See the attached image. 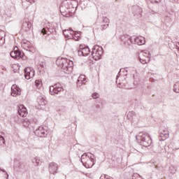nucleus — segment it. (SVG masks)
<instances>
[{"label": "nucleus", "instance_id": "obj_1", "mask_svg": "<svg viewBox=\"0 0 179 179\" xmlns=\"http://www.w3.org/2000/svg\"><path fill=\"white\" fill-rule=\"evenodd\" d=\"M56 64L61 68L64 73H71L73 71V62L64 57H59L56 60Z\"/></svg>", "mask_w": 179, "mask_h": 179}, {"label": "nucleus", "instance_id": "obj_2", "mask_svg": "<svg viewBox=\"0 0 179 179\" xmlns=\"http://www.w3.org/2000/svg\"><path fill=\"white\" fill-rule=\"evenodd\" d=\"M81 163L87 169H92L94 166V155L90 152L84 153L81 156Z\"/></svg>", "mask_w": 179, "mask_h": 179}, {"label": "nucleus", "instance_id": "obj_3", "mask_svg": "<svg viewBox=\"0 0 179 179\" xmlns=\"http://www.w3.org/2000/svg\"><path fill=\"white\" fill-rule=\"evenodd\" d=\"M136 138L138 143L141 146H144V148H148V146L152 145V138H150V136L146 132L140 133Z\"/></svg>", "mask_w": 179, "mask_h": 179}, {"label": "nucleus", "instance_id": "obj_4", "mask_svg": "<svg viewBox=\"0 0 179 179\" xmlns=\"http://www.w3.org/2000/svg\"><path fill=\"white\" fill-rule=\"evenodd\" d=\"M91 55L93 59H94L95 61H99V59H101V55H103V48L97 45H94L92 48Z\"/></svg>", "mask_w": 179, "mask_h": 179}, {"label": "nucleus", "instance_id": "obj_5", "mask_svg": "<svg viewBox=\"0 0 179 179\" xmlns=\"http://www.w3.org/2000/svg\"><path fill=\"white\" fill-rule=\"evenodd\" d=\"M48 132H50L48 127L41 126L36 129L34 134L36 136H38L39 138H45V136L48 135Z\"/></svg>", "mask_w": 179, "mask_h": 179}, {"label": "nucleus", "instance_id": "obj_6", "mask_svg": "<svg viewBox=\"0 0 179 179\" xmlns=\"http://www.w3.org/2000/svg\"><path fill=\"white\" fill-rule=\"evenodd\" d=\"M61 92H64V88L59 83L50 87V94H51V96H55V94H58V93H61Z\"/></svg>", "mask_w": 179, "mask_h": 179}, {"label": "nucleus", "instance_id": "obj_7", "mask_svg": "<svg viewBox=\"0 0 179 179\" xmlns=\"http://www.w3.org/2000/svg\"><path fill=\"white\" fill-rule=\"evenodd\" d=\"M10 55L11 58H13L14 59H22V58H23V55L19 51V48H17V46L14 48L13 51L10 52Z\"/></svg>", "mask_w": 179, "mask_h": 179}, {"label": "nucleus", "instance_id": "obj_8", "mask_svg": "<svg viewBox=\"0 0 179 179\" xmlns=\"http://www.w3.org/2000/svg\"><path fill=\"white\" fill-rule=\"evenodd\" d=\"M24 78L27 79V80H29V79H31V78H34V69L32 67H27L24 70Z\"/></svg>", "mask_w": 179, "mask_h": 179}, {"label": "nucleus", "instance_id": "obj_9", "mask_svg": "<svg viewBox=\"0 0 179 179\" xmlns=\"http://www.w3.org/2000/svg\"><path fill=\"white\" fill-rule=\"evenodd\" d=\"M63 34L66 37V38H68L69 40H75L74 36H76V31L72 29H66L63 31Z\"/></svg>", "mask_w": 179, "mask_h": 179}, {"label": "nucleus", "instance_id": "obj_10", "mask_svg": "<svg viewBox=\"0 0 179 179\" xmlns=\"http://www.w3.org/2000/svg\"><path fill=\"white\" fill-rule=\"evenodd\" d=\"M169 130L166 127H161L159 129V138L162 141H166L169 138Z\"/></svg>", "mask_w": 179, "mask_h": 179}, {"label": "nucleus", "instance_id": "obj_11", "mask_svg": "<svg viewBox=\"0 0 179 179\" xmlns=\"http://www.w3.org/2000/svg\"><path fill=\"white\" fill-rule=\"evenodd\" d=\"M131 43L132 44H137V45H143L146 43V41L145 40V37L143 36H138L135 38L134 40L130 39Z\"/></svg>", "mask_w": 179, "mask_h": 179}, {"label": "nucleus", "instance_id": "obj_12", "mask_svg": "<svg viewBox=\"0 0 179 179\" xmlns=\"http://www.w3.org/2000/svg\"><path fill=\"white\" fill-rule=\"evenodd\" d=\"M20 94V88L16 85V84L13 85L11 87V96H13V97H16V96H19Z\"/></svg>", "mask_w": 179, "mask_h": 179}, {"label": "nucleus", "instance_id": "obj_13", "mask_svg": "<svg viewBox=\"0 0 179 179\" xmlns=\"http://www.w3.org/2000/svg\"><path fill=\"white\" fill-rule=\"evenodd\" d=\"M78 55L82 57H87L90 54V49L89 47L81 48L78 51Z\"/></svg>", "mask_w": 179, "mask_h": 179}, {"label": "nucleus", "instance_id": "obj_14", "mask_svg": "<svg viewBox=\"0 0 179 179\" xmlns=\"http://www.w3.org/2000/svg\"><path fill=\"white\" fill-rule=\"evenodd\" d=\"M49 171L50 174L55 176V174H57V171H58V164L55 162H51L49 164Z\"/></svg>", "mask_w": 179, "mask_h": 179}, {"label": "nucleus", "instance_id": "obj_15", "mask_svg": "<svg viewBox=\"0 0 179 179\" xmlns=\"http://www.w3.org/2000/svg\"><path fill=\"white\" fill-rule=\"evenodd\" d=\"M23 44V48L25 51H29V52H33V51H34V48H33L31 43L29 41L24 40Z\"/></svg>", "mask_w": 179, "mask_h": 179}, {"label": "nucleus", "instance_id": "obj_16", "mask_svg": "<svg viewBox=\"0 0 179 179\" xmlns=\"http://www.w3.org/2000/svg\"><path fill=\"white\" fill-rule=\"evenodd\" d=\"M103 22L105 24H101V29L106 30V29H107V27H108V23H110V20H108V18L107 17H103Z\"/></svg>", "mask_w": 179, "mask_h": 179}, {"label": "nucleus", "instance_id": "obj_17", "mask_svg": "<svg viewBox=\"0 0 179 179\" xmlns=\"http://www.w3.org/2000/svg\"><path fill=\"white\" fill-rule=\"evenodd\" d=\"M37 101L39 106H45L47 104V100L41 96L38 97Z\"/></svg>", "mask_w": 179, "mask_h": 179}, {"label": "nucleus", "instance_id": "obj_18", "mask_svg": "<svg viewBox=\"0 0 179 179\" xmlns=\"http://www.w3.org/2000/svg\"><path fill=\"white\" fill-rule=\"evenodd\" d=\"M139 61L143 65H145V64H149V62H150V58L139 56Z\"/></svg>", "mask_w": 179, "mask_h": 179}, {"label": "nucleus", "instance_id": "obj_19", "mask_svg": "<svg viewBox=\"0 0 179 179\" xmlns=\"http://www.w3.org/2000/svg\"><path fill=\"white\" fill-rule=\"evenodd\" d=\"M5 44V31L0 29V45Z\"/></svg>", "mask_w": 179, "mask_h": 179}, {"label": "nucleus", "instance_id": "obj_20", "mask_svg": "<svg viewBox=\"0 0 179 179\" xmlns=\"http://www.w3.org/2000/svg\"><path fill=\"white\" fill-rule=\"evenodd\" d=\"M51 29H50V28L48 27H46V28H43L42 30H41V33L42 34H48V35H50L51 34Z\"/></svg>", "mask_w": 179, "mask_h": 179}, {"label": "nucleus", "instance_id": "obj_21", "mask_svg": "<svg viewBox=\"0 0 179 179\" xmlns=\"http://www.w3.org/2000/svg\"><path fill=\"white\" fill-rule=\"evenodd\" d=\"M139 57H145V58L150 59V52L149 51L141 52Z\"/></svg>", "mask_w": 179, "mask_h": 179}, {"label": "nucleus", "instance_id": "obj_22", "mask_svg": "<svg viewBox=\"0 0 179 179\" xmlns=\"http://www.w3.org/2000/svg\"><path fill=\"white\" fill-rule=\"evenodd\" d=\"M31 162L35 166L40 165V159H38L37 157L32 158Z\"/></svg>", "mask_w": 179, "mask_h": 179}, {"label": "nucleus", "instance_id": "obj_23", "mask_svg": "<svg viewBox=\"0 0 179 179\" xmlns=\"http://www.w3.org/2000/svg\"><path fill=\"white\" fill-rule=\"evenodd\" d=\"M35 86H36L37 89H41L43 87V82L40 80H35Z\"/></svg>", "mask_w": 179, "mask_h": 179}, {"label": "nucleus", "instance_id": "obj_24", "mask_svg": "<svg viewBox=\"0 0 179 179\" xmlns=\"http://www.w3.org/2000/svg\"><path fill=\"white\" fill-rule=\"evenodd\" d=\"M77 80H78V85H80V82H86V76L85 75H81L78 77Z\"/></svg>", "mask_w": 179, "mask_h": 179}, {"label": "nucleus", "instance_id": "obj_25", "mask_svg": "<svg viewBox=\"0 0 179 179\" xmlns=\"http://www.w3.org/2000/svg\"><path fill=\"white\" fill-rule=\"evenodd\" d=\"M173 92L175 93H179V81L176 82L173 85Z\"/></svg>", "mask_w": 179, "mask_h": 179}, {"label": "nucleus", "instance_id": "obj_26", "mask_svg": "<svg viewBox=\"0 0 179 179\" xmlns=\"http://www.w3.org/2000/svg\"><path fill=\"white\" fill-rule=\"evenodd\" d=\"M17 113H18V115H20V117H23V105H20L19 107H18V110H17Z\"/></svg>", "mask_w": 179, "mask_h": 179}, {"label": "nucleus", "instance_id": "obj_27", "mask_svg": "<svg viewBox=\"0 0 179 179\" xmlns=\"http://www.w3.org/2000/svg\"><path fill=\"white\" fill-rule=\"evenodd\" d=\"M24 26L25 27H27L26 30V31H27V30H29V29H30L31 27V22H29V21H25V22L24 23Z\"/></svg>", "mask_w": 179, "mask_h": 179}, {"label": "nucleus", "instance_id": "obj_28", "mask_svg": "<svg viewBox=\"0 0 179 179\" xmlns=\"http://www.w3.org/2000/svg\"><path fill=\"white\" fill-rule=\"evenodd\" d=\"M2 145H5V138L3 136H0V146H2Z\"/></svg>", "mask_w": 179, "mask_h": 179}, {"label": "nucleus", "instance_id": "obj_29", "mask_svg": "<svg viewBox=\"0 0 179 179\" xmlns=\"http://www.w3.org/2000/svg\"><path fill=\"white\" fill-rule=\"evenodd\" d=\"M27 108L23 106V117H27Z\"/></svg>", "mask_w": 179, "mask_h": 179}, {"label": "nucleus", "instance_id": "obj_30", "mask_svg": "<svg viewBox=\"0 0 179 179\" xmlns=\"http://www.w3.org/2000/svg\"><path fill=\"white\" fill-rule=\"evenodd\" d=\"M100 97V94L97 92H94L92 94V98L93 99H99Z\"/></svg>", "mask_w": 179, "mask_h": 179}, {"label": "nucleus", "instance_id": "obj_31", "mask_svg": "<svg viewBox=\"0 0 179 179\" xmlns=\"http://www.w3.org/2000/svg\"><path fill=\"white\" fill-rule=\"evenodd\" d=\"M85 83H86V82H85V81H80V84H79V80H77V86L78 87H80V86H82L83 85H85Z\"/></svg>", "mask_w": 179, "mask_h": 179}, {"label": "nucleus", "instance_id": "obj_32", "mask_svg": "<svg viewBox=\"0 0 179 179\" xmlns=\"http://www.w3.org/2000/svg\"><path fill=\"white\" fill-rule=\"evenodd\" d=\"M134 114H135L134 111L129 112L127 114V118H129V120H131V117H134Z\"/></svg>", "mask_w": 179, "mask_h": 179}, {"label": "nucleus", "instance_id": "obj_33", "mask_svg": "<svg viewBox=\"0 0 179 179\" xmlns=\"http://www.w3.org/2000/svg\"><path fill=\"white\" fill-rule=\"evenodd\" d=\"M99 179H113V178L108 176V175L101 176Z\"/></svg>", "mask_w": 179, "mask_h": 179}, {"label": "nucleus", "instance_id": "obj_34", "mask_svg": "<svg viewBox=\"0 0 179 179\" xmlns=\"http://www.w3.org/2000/svg\"><path fill=\"white\" fill-rule=\"evenodd\" d=\"M30 125V121L27 120H24V127H28Z\"/></svg>", "mask_w": 179, "mask_h": 179}, {"label": "nucleus", "instance_id": "obj_35", "mask_svg": "<svg viewBox=\"0 0 179 179\" xmlns=\"http://www.w3.org/2000/svg\"><path fill=\"white\" fill-rule=\"evenodd\" d=\"M27 2H29V3H34L36 2V0H26Z\"/></svg>", "mask_w": 179, "mask_h": 179}, {"label": "nucleus", "instance_id": "obj_36", "mask_svg": "<svg viewBox=\"0 0 179 179\" xmlns=\"http://www.w3.org/2000/svg\"><path fill=\"white\" fill-rule=\"evenodd\" d=\"M138 11H139V15H140V16H142V14H141V13H142V8H138Z\"/></svg>", "mask_w": 179, "mask_h": 179}, {"label": "nucleus", "instance_id": "obj_37", "mask_svg": "<svg viewBox=\"0 0 179 179\" xmlns=\"http://www.w3.org/2000/svg\"><path fill=\"white\" fill-rule=\"evenodd\" d=\"M121 72H122V69H120V72L118 73L116 79H118L119 76H120V73H121Z\"/></svg>", "mask_w": 179, "mask_h": 179}, {"label": "nucleus", "instance_id": "obj_38", "mask_svg": "<svg viewBox=\"0 0 179 179\" xmlns=\"http://www.w3.org/2000/svg\"><path fill=\"white\" fill-rule=\"evenodd\" d=\"M39 65H40L41 68H44V63L41 62V63H40Z\"/></svg>", "mask_w": 179, "mask_h": 179}, {"label": "nucleus", "instance_id": "obj_39", "mask_svg": "<svg viewBox=\"0 0 179 179\" xmlns=\"http://www.w3.org/2000/svg\"><path fill=\"white\" fill-rule=\"evenodd\" d=\"M152 2H155V3H157L159 2V0H151Z\"/></svg>", "mask_w": 179, "mask_h": 179}, {"label": "nucleus", "instance_id": "obj_40", "mask_svg": "<svg viewBox=\"0 0 179 179\" xmlns=\"http://www.w3.org/2000/svg\"><path fill=\"white\" fill-rule=\"evenodd\" d=\"M176 49L179 51V46L176 45Z\"/></svg>", "mask_w": 179, "mask_h": 179}, {"label": "nucleus", "instance_id": "obj_41", "mask_svg": "<svg viewBox=\"0 0 179 179\" xmlns=\"http://www.w3.org/2000/svg\"><path fill=\"white\" fill-rule=\"evenodd\" d=\"M118 87H121V84H119V85H118Z\"/></svg>", "mask_w": 179, "mask_h": 179}, {"label": "nucleus", "instance_id": "obj_42", "mask_svg": "<svg viewBox=\"0 0 179 179\" xmlns=\"http://www.w3.org/2000/svg\"><path fill=\"white\" fill-rule=\"evenodd\" d=\"M152 166H154V167L156 168V166L155 165V164H152Z\"/></svg>", "mask_w": 179, "mask_h": 179}, {"label": "nucleus", "instance_id": "obj_43", "mask_svg": "<svg viewBox=\"0 0 179 179\" xmlns=\"http://www.w3.org/2000/svg\"><path fill=\"white\" fill-rule=\"evenodd\" d=\"M0 171H2V169H0Z\"/></svg>", "mask_w": 179, "mask_h": 179}, {"label": "nucleus", "instance_id": "obj_44", "mask_svg": "<svg viewBox=\"0 0 179 179\" xmlns=\"http://www.w3.org/2000/svg\"><path fill=\"white\" fill-rule=\"evenodd\" d=\"M178 45H179V43H178Z\"/></svg>", "mask_w": 179, "mask_h": 179}]
</instances>
